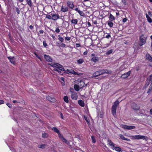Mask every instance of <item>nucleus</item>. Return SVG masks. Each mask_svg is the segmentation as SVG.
<instances>
[{
  "instance_id": "35",
  "label": "nucleus",
  "mask_w": 152,
  "mask_h": 152,
  "mask_svg": "<svg viewBox=\"0 0 152 152\" xmlns=\"http://www.w3.org/2000/svg\"><path fill=\"white\" fill-rule=\"evenodd\" d=\"M152 91V85L150 84V85L149 87V88L148 89V91H147V93H149L151 91Z\"/></svg>"
},
{
  "instance_id": "64",
  "label": "nucleus",
  "mask_w": 152,
  "mask_h": 152,
  "mask_svg": "<svg viewBox=\"0 0 152 152\" xmlns=\"http://www.w3.org/2000/svg\"><path fill=\"white\" fill-rule=\"evenodd\" d=\"M13 102L14 103H15L17 102V101L16 100H13Z\"/></svg>"
},
{
  "instance_id": "54",
  "label": "nucleus",
  "mask_w": 152,
  "mask_h": 152,
  "mask_svg": "<svg viewBox=\"0 0 152 152\" xmlns=\"http://www.w3.org/2000/svg\"><path fill=\"white\" fill-rule=\"evenodd\" d=\"M148 14L150 16H152L151 13L150 11H149L148 12Z\"/></svg>"
},
{
  "instance_id": "46",
  "label": "nucleus",
  "mask_w": 152,
  "mask_h": 152,
  "mask_svg": "<svg viewBox=\"0 0 152 152\" xmlns=\"http://www.w3.org/2000/svg\"><path fill=\"white\" fill-rule=\"evenodd\" d=\"M65 40H66L67 41H69L71 39V37H66L65 38Z\"/></svg>"
},
{
  "instance_id": "63",
  "label": "nucleus",
  "mask_w": 152,
  "mask_h": 152,
  "mask_svg": "<svg viewBox=\"0 0 152 152\" xmlns=\"http://www.w3.org/2000/svg\"><path fill=\"white\" fill-rule=\"evenodd\" d=\"M61 118L62 119H63V115L62 114V113L61 114Z\"/></svg>"
},
{
  "instance_id": "39",
  "label": "nucleus",
  "mask_w": 152,
  "mask_h": 152,
  "mask_svg": "<svg viewBox=\"0 0 152 152\" xmlns=\"http://www.w3.org/2000/svg\"><path fill=\"white\" fill-rule=\"evenodd\" d=\"M46 18H48L49 19H52V15H51V14L50 15H47L46 16Z\"/></svg>"
},
{
  "instance_id": "26",
  "label": "nucleus",
  "mask_w": 152,
  "mask_h": 152,
  "mask_svg": "<svg viewBox=\"0 0 152 152\" xmlns=\"http://www.w3.org/2000/svg\"><path fill=\"white\" fill-rule=\"evenodd\" d=\"M119 136L121 139L124 140H126L128 141H129L130 140L128 139H127L122 134H120L119 135Z\"/></svg>"
},
{
  "instance_id": "51",
  "label": "nucleus",
  "mask_w": 152,
  "mask_h": 152,
  "mask_svg": "<svg viewBox=\"0 0 152 152\" xmlns=\"http://www.w3.org/2000/svg\"><path fill=\"white\" fill-rule=\"evenodd\" d=\"M16 11L17 12L18 14H19L20 13V11L18 9V8H17L16 9Z\"/></svg>"
},
{
  "instance_id": "33",
  "label": "nucleus",
  "mask_w": 152,
  "mask_h": 152,
  "mask_svg": "<svg viewBox=\"0 0 152 152\" xmlns=\"http://www.w3.org/2000/svg\"><path fill=\"white\" fill-rule=\"evenodd\" d=\"M64 101L66 103H68L69 102L68 97L66 96H65L64 97Z\"/></svg>"
},
{
  "instance_id": "23",
  "label": "nucleus",
  "mask_w": 152,
  "mask_h": 152,
  "mask_svg": "<svg viewBox=\"0 0 152 152\" xmlns=\"http://www.w3.org/2000/svg\"><path fill=\"white\" fill-rule=\"evenodd\" d=\"M147 81L151 83V85H152V74L149 75L148 77Z\"/></svg>"
},
{
  "instance_id": "29",
  "label": "nucleus",
  "mask_w": 152,
  "mask_h": 152,
  "mask_svg": "<svg viewBox=\"0 0 152 152\" xmlns=\"http://www.w3.org/2000/svg\"><path fill=\"white\" fill-rule=\"evenodd\" d=\"M46 99L47 100L50 101V102H52L54 101V98H52V97L48 96H47L46 97Z\"/></svg>"
},
{
  "instance_id": "34",
  "label": "nucleus",
  "mask_w": 152,
  "mask_h": 152,
  "mask_svg": "<svg viewBox=\"0 0 152 152\" xmlns=\"http://www.w3.org/2000/svg\"><path fill=\"white\" fill-rule=\"evenodd\" d=\"M58 39L61 41V42H63L64 41V39L61 37L60 35H58Z\"/></svg>"
},
{
  "instance_id": "47",
  "label": "nucleus",
  "mask_w": 152,
  "mask_h": 152,
  "mask_svg": "<svg viewBox=\"0 0 152 152\" xmlns=\"http://www.w3.org/2000/svg\"><path fill=\"white\" fill-rule=\"evenodd\" d=\"M45 145H39L38 147L40 148H43L44 147Z\"/></svg>"
},
{
  "instance_id": "21",
  "label": "nucleus",
  "mask_w": 152,
  "mask_h": 152,
  "mask_svg": "<svg viewBox=\"0 0 152 152\" xmlns=\"http://www.w3.org/2000/svg\"><path fill=\"white\" fill-rule=\"evenodd\" d=\"M74 88L75 90L76 91H78L80 89H81L80 88L78 85L76 84L74 85Z\"/></svg>"
},
{
  "instance_id": "25",
  "label": "nucleus",
  "mask_w": 152,
  "mask_h": 152,
  "mask_svg": "<svg viewBox=\"0 0 152 152\" xmlns=\"http://www.w3.org/2000/svg\"><path fill=\"white\" fill-rule=\"evenodd\" d=\"M78 104L79 105L82 107L84 106V102L82 100H79L78 101Z\"/></svg>"
},
{
  "instance_id": "13",
  "label": "nucleus",
  "mask_w": 152,
  "mask_h": 152,
  "mask_svg": "<svg viewBox=\"0 0 152 152\" xmlns=\"http://www.w3.org/2000/svg\"><path fill=\"white\" fill-rule=\"evenodd\" d=\"M44 58L47 61L50 62H51L52 61V59L49 56L45 54L44 55Z\"/></svg>"
},
{
  "instance_id": "42",
  "label": "nucleus",
  "mask_w": 152,
  "mask_h": 152,
  "mask_svg": "<svg viewBox=\"0 0 152 152\" xmlns=\"http://www.w3.org/2000/svg\"><path fill=\"white\" fill-rule=\"evenodd\" d=\"M43 45L45 47H46L48 46V45L46 43V42L45 41H43Z\"/></svg>"
},
{
  "instance_id": "53",
  "label": "nucleus",
  "mask_w": 152,
  "mask_h": 152,
  "mask_svg": "<svg viewBox=\"0 0 152 152\" xmlns=\"http://www.w3.org/2000/svg\"><path fill=\"white\" fill-rule=\"evenodd\" d=\"M149 84V82H147L145 84V86L146 87L147 86H148Z\"/></svg>"
},
{
  "instance_id": "7",
  "label": "nucleus",
  "mask_w": 152,
  "mask_h": 152,
  "mask_svg": "<svg viewBox=\"0 0 152 152\" xmlns=\"http://www.w3.org/2000/svg\"><path fill=\"white\" fill-rule=\"evenodd\" d=\"M120 127L125 129L131 130L135 129V127L133 126H128L126 125L121 124L120 125Z\"/></svg>"
},
{
  "instance_id": "43",
  "label": "nucleus",
  "mask_w": 152,
  "mask_h": 152,
  "mask_svg": "<svg viewBox=\"0 0 152 152\" xmlns=\"http://www.w3.org/2000/svg\"><path fill=\"white\" fill-rule=\"evenodd\" d=\"M64 78L63 77H61L60 78V80H61V82L63 84H64Z\"/></svg>"
},
{
  "instance_id": "32",
  "label": "nucleus",
  "mask_w": 152,
  "mask_h": 152,
  "mask_svg": "<svg viewBox=\"0 0 152 152\" xmlns=\"http://www.w3.org/2000/svg\"><path fill=\"white\" fill-rule=\"evenodd\" d=\"M125 69L124 65H121L119 69V71L121 72Z\"/></svg>"
},
{
  "instance_id": "8",
  "label": "nucleus",
  "mask_w": 152,
  "mask_h": 152,
  "mask_svg": "<svg viewBox=\"0 0 152 152\" xmlns=\"http://www.w3.org/2000/svg\"><path fill=\"white\" fill-rule=\"evenodd\" d=\"M91 61L95 63L97 62L99 60V58L95 54L93 53L91 55Z\"/></svg>"
},
{
  "instance_id": "60",
  "label": "nucleus",
  "mask_w": 152,
  "mask_h": 152,
  "mask_svg": "<svg viewBox=\"0 0 152 152\" xmlns=\"http://www.w3.org/2000/svg\"><path fill=\"white\" fill-rule=\"evenodd\" d=\"M7 105H8V106L10 108L11 107V104H7Z\"/></svg>"
},
{
  "instance_id": "30",
  "label": "nucleus",
  "mask_w": 152,
  "mask_h": 152,
  "mask_svg": "<svg viewBox=\"0 0 152 152\" xmlns=\"http://www.w3.org/2000/svg\"><path fill=\"white\" fill-rule=\"evenodd\" d=\"M84 61V60L83 59H80L78 60H77V63L79 64H82Z\"/></svg>"
},
{
  "instance_id": "62",
  "label": "nucleus",
  "mask_w": 152,
  "mask_h": 152,
  "mask_svg": "<svg viewBox=\"0 0 152 152\" xmlns=\"http://www.w3.org/2000/svg\"><path fill=\"white\" fill-rule=\"evenodd\" d=\"M72 90H73V88H70V91L71 92H72H72H73L72 91Z\"/></svg>"
},
{
  "instance_id": "41",
  "label": "nucleus",
  "mask_w": 152,
  "mask_h": 152,
  "mask_svg": "<svg viewBox=\"0 0 152 152\" xmlns=\"http://www.w3.org/2000/svg\"><path fill=\"white\" fill-rule=\"evenodd\" d=\"M113 52V50H110L107 51L106 52V54L107 55H109L111 54Z\"/></svg>"
},
{
  "instance_id": "48",
  "label": "nucleus",
  "mask_w": 152,
  "mask_h": 152,
  "mask_svg": "<svg viewBox=\"0 0 152 152\" xmlns=\"http://www.w3.org/2000/svg\"><path fill=\"white\" fill-rule=\"evenodd\" d=\"M34 54L41 61H42L41 60V58L36 53H34Z\"/></svg>"
},
{
  "instance_id": "27",
  "label": "nucleus",
  "mask_w": 152,
  "mask_h": 152,
  "mask_svg": "<svg viewBox=\"0 0 152 152\" xmlns=\"http://www.w3.org/2000/svg\"><path fill=\"white\" fill-rule=\"evenodd\" d=\"M77 20L76 19H73L71 20V23L75 24H76L77 23Z\"/></svg>"
},
{
  "instance_id": "59",
  "label": "nucleus",
  "mask_w": 152,
  "mask_h": 152,
  "mask_svg": "<svg viewBox=\"0 0 152 152\" xmlns=\"http://www.w3.org/2000/svg\"><path fill=\"white\" fill-rule=\"evenodd\" d=\"M51 37L53 38V40H55L56 38H55V36L52 35L51 36Z\"/></svg>"
},
{
  "instance_id": "2",
  "label": "nucleus",
  "mask_w": 152,
  "mask_h": 152,
  "mask_svg": "<svg viewBox=\"0 0 152 152\" xmlns=\"http://www.w3.org/2000/svg\"><path fill=\"white\" fill-rule=\"evenodd\" d=\"M112 71L109 70H101L99 71H96L93 74V76L96 77L104 74H110Z\"/></svg>"
},
{
  "instance_id": "19",
  "label": "nucleus",
  "mask_w": 152,
  "mask_h": 152,
  "mask_svg": "<svg viewBox=\"0 0 152 152\" xmlns=\"http://www.w3.org/2000/svg\"><path fill=\"white\" fill-rule=\"evenodd\" d=\"M146 58L147 59L152 62V57L149 54H147L145 56Z\"/></svg>"
},
{
  "instance_id": "44",
  "label": "nucleus",
  "mask_w": 152,
  "mask_h": 152,
  "mask_svg": "<svg viewBox=\"0 0 152 152\" xmlns=\"http://www.w3.org/2000/svg\"><path fill=\"white\" fill-rule=\"evenodd\" d=\"M66 46V45L64 43H61L60 45V47L61 48H64Z\"/></svg>"
},
{
  "instance_id": "55",
  "label": "nucleus",
  "mask_w": 152,
  "mask_h": 152,
  "mask_svg": "<svg viewBox=\"0 0 152 152\" xmlns=\"http://www.w3.org/2000/svg\"><path fill=\"white\" fill-rule=\"evenodd\" d=\"M29 28L31 29H32L33 28V26L32 25H30L29 26Z\"/></svg>"
},
{
  "instance_id": "4",
  "label": "nucleus",
  "mask_w": 152,
  "mask_h": 152,
  "mask_svg": "<svg viewBox=\"0 0 152 152\" xmlns=\"http://www.w3.org/2000/svg\"><path fill=\"white\" fill-rule=\"evenodd\" d=\"M130 138L132 140L142 139L145 140H147L148 139V137L146 136L140 135H132L130 136Z\"/></svg>"
},
{
  "instance_id": "6",
  "label": "nucleus",
  "mask_w": 152,
  "mask_h": 152,
  "mask_svg": "<svg viewBox=\"0 0 152 152\" xmlns=\"http://www.w3.org/2000/svg\"><path fill=\"white\" fill-rule=\"evenodd\" d=\"M147 38L146 35H142L140 37V41L139 43V45L142 46L145 44L146 43V40Z\"/></svg>"
},
{
  "instance_id": "17",
  "label": "nucleus",
  "mask_w": 152,
  "mask_h": 152,
  "mask_svg": "<svg viewBox=\"0 0 152 152\" xmlns=\"http://www.w3.org/2000/svg\"><path fill=\"white\" fill-rule=\"evenodd\" d=\"M61 11L63 12H67L68 11V8L66 6H62L61 9Z\"/></svg>"
},
{
  "instance_id": "20",
  "label": "nucleus",
  "mask_w": 152,
  "mask_h": 152,
  "mask_svg": "<svg viewBox=\"0 0 152 152\" xmlns=\"http://www.w3.org/2000/svg\"><path fill=\"white\" fill-rule=\"evenodd\" d=\"M112 149L113 150H115L116 151H118V152H120L121 150V148L118 147H115V146L113 147V148H112Z\"/></svg>"
},
{
  "instance_id": "31",
  "label": "nucleus",
  "mask_w": 152,
  "mask_h": 152,
  "mask_svg": "<svg viewBox=\"0 0 152 152\" xmlns=\"http://www.w3.org/2000/svg\"><path fill=\"white\" fill-rule=\"evenodd\" d=\"M109 19L110 20L113 21L115 19V18L112 15L110 14V15Z\"/></svg>"
},
{
  "instance_id": "50",
  "label": "nucleus",
  "mask_w": 152,
  "mask_h": 152,
  "mask_svg": "<svg viewBox=\"0 0 152 152\" xmlns=\"http://www.w3.org/2000/svg\"><path fill=\"white\" fill-rule=\"evenodd\" d=\"M75 45L76 47L77 48L80 46V44L79 43H76Z\"/></svg>"
},
{
  "instance_id": "36",
  "label": "nucleus",
  "mask_w": 152,
  "mask_h": 152,
  "mask_svg": "<svg viewBox=\"0 0 152 152\" xmlns=\"http://www.w3.org/2000/svg\"><path fill=\"white\" fill-rule=\"evenodd\" d=\"M108 25L110 27H113V23L109 21L108 22Z\"/></svg>"
},
{
  "instance_id": "24",
  "label": "nucleus",
  "mask_w": 152,
  "mask_h": 152,
  "mask_svg": "<svg viewBox=\"0 0 152 152\" xmlns=\"http://www.w3.org/2000/svg\"><path fill=\"white\" fill-rule=\"evenodd\" d=\"M146 18H147V20L148 21L149 23H151L152 22V20L151 18L150 17V16L147 14H146Z\"/></svg>"
},
{
  "instance_id": "40",
  "label": "nucleus",
  "mask_w": 152,
  "mask_h": 152,
  "mask_svg": "<svg viewBox=\"0 0 152 152\" xmlns=\"http://www.w3.org/2000/svg\"><path fill=\"white\" fill-rule=\"evenodd\" d=\"M48 136V134L46 133H44L42 134V137L44 138L47 137Z\"/></svg>"
},
{
  "instance_id": "49",
  "label": "nucleus",
  "mask_w": 152,
  "mask_h": 152,
  "mask_svg": "<svg viewBox=\"0 0 152 152\" xmlns=\"http://www.w3.org/2000/svg\"><path fill=\"white\" fill-rule=\"evenodd\" d=\"M122 2L124 4L126 5V0H122Z\"/></svg>"
},
{
  "instance_id": "14",
  "label": "nucleus",
  "mask_w": 152,
  "mask_h": 152,
  "mask_svg": "<svg viewBox=\"0 0 152 152\" xmlns=\"http://www.w3.org/2000/svg\"><path fill=\"white\" fill-rule=\"evenodd\" d=\"M77 94L75 92H72L71 95V98L72 99L76 100L77 98Z\"/></svg>"
},
{
  "instance_id": "18",
  "label": "nucleus",
  "mask_w": 152,
  "mask_h": 152,
  "mask_svg": "<svg viewBox=\"0 0 152 152\" xmlns=\"http://www.w3.org/2000/svg\"><path fill=\"white\" fill-rule=\"evenodd\" d=\"M7 58L8 59L10 60V61L11 62V63L13 64H15V59L14 57L10 56L8 57Z\"/></svg>"
},
{
  "instance_id": "5",
  "label": "nucleus",
  "mask_w": 152,
  "mask_h": 152,
  "mask_svg": "<svg viewBox=\"0 0 152 152\" xmlns=\"http://www.w3.org/2000/svg\"><path fill=\"white\" fill-rule=\"evenodd\" d=\"M119 103V102L118 100L115 101L113 105L112 108V111L113 115L114 117H116V111L117 107L118 106Z\"/></svg>"
},
{
  "instance_id": "15",
  "label": "nucleus",
  "mask_w": 152,
  "mask_h": 152,
  "mask_svg": "<svg viewBox=\"0 0 152 152\" xmlns=\"http://www.w3.org/2000/svg\"><path fill=\"white\" fill-rule=\"evenodd\" d=\"M132 108L135 110H138L139 109V107L135 103H134L132 104Z\"/></svg>"
},
{
  "instance_id": "58",
  "label": "nucleus",
  "mask_w": 152,
  "mask_h": 152,
  "mask_svg": "<svg viewBox=\"0 0 152 152\" xmlns=\"http://www.w3.org/2000/svg\"><path fill=\"white\" fill-rule=\"evenodd\" d=\"M39 32L40 33L43 34L44 32V31L43 30H40Z\"/></svg>"
},
{
  "instance_id": "52",
  "label": "nucleus",
  "mask_w": 152,
  "mask_h": 152,
  "mask_svg": "<svg viewBox=\"0 0 152 152\" xmlns=\"http://www.w3.org/2000/svg\"><path fill=\"white\" fill-rule=\"evenodd\" d=\"M127 19L126 18H124L123 19V21L124 22H125L126 21H127Z\"/></svg>"
},
{
  "instance_id": "61",
  "label": "nucleus",
  "mask_w": 152,
  "mask_h": 152,
  "mask_svg": "<svg viewBox=\"0 0 152 152\" xmlns=\"http://www.w3.org/2000/svg\"><path fill=\"white\" fill-rule=\"evenodd\" d=\"M150 113L151 115H152V109L150 110Z\"/></svg>"
},
{
  "instance_id": "56",
  "label": "nucleus",
  "mask_w": 152,
  "mask_h": 152,
  "mask_svg": "<svg viewBox=\"0 0 152 152\" xmlns=\"http://www.w3.org/2000/svg\"><path fill=\"white\" fill-rule=\"evenodd\" d=\"M88 51L86 50V51H85V52H84V53H83V54L84 55H86L87 53H88Z\"/></svg>"
},
{
  "instance_id": "37",
  "label": "nucleus",
  "mask_w": 152,
  "mask_h": 152,
  "mask_svg": "<svg viewBox=\"0 0 152 152\" xmlns=\"http://www.w3.org/2000/svg\"><path fill=\"white\" fill-rule=\"evenodd\" d=\"M91 138L93 142L94 143H95L96 142V141L95 137L94 136H92L91 137Z\"/></svg>"
},
{
  "instance_id": "28",
  "label": "nucleus",
  "mask_w": 152,
  "mask_h": 152,
  "mask_svg": "<svg viewBox=\"0 0 152 152\" xmlns=\"http://www.w3.org/2000/svg\"><path fill=\"white\" fill-rule=\"evenodd\" d=\"M27 4L30 7H31L32 6V2L31 0H26Z\"/></svg>"
},
{
  "instance_id": "3",
  "label": "nucleus",
  "mask_w": 152,
  "mask_h": 152,
  "mask_svg": "<svg viewBox=\"0 0 152 152\" xmlns=\"http://www.w3.org/2000/svg\"><path fill=\"white\" fill-rule=\"evenodd\" d=\"M52 130L55 132L57 133L58 134V136L61 139V140L64 142H65L67 144H69V142L65 139L63 136L60 133V132L58 129L56 127H53Z\"/></svg>"
},
{
  "instance_id": "12",
  "label": "nucleus",
  "mask_w": 152,
  "mask_h": 152,
  "mask_svg": "<svg viewBox=\"0 0 152 152\" xmlns=\"http://www.w3.org/2000/svg\"><path fill=\"white\" fill-rule=\"evenodd\" d=\"M130 71H129L128 72L123 74L121 76V78L122 79H125L128 77L130 74Z\"/></svg>"
},
{
  "instance_id": "38",
  "label": "nucleus",
  "mask_w": 152,
  "mask_h": 152,
  "mask_svg": "<svg viewBox=\"0 0 152 152\" xmlns=\"http://www.w3.org/2000/svg\"><path fill=\"white\" fill-rule=\"evenodd\" d=\"M104 37L107 38L109 39L111 37L110 35L109 34H107L106 35H104Z\"/></svg>"
},
{
  "instance_id": "1",
  "label": "nucleus",
  "mask_w": 152,
  "mask_h": 152,
  "mask_svg": "<svg viewBox=\"0 0 152 152\" xmlns=\"http://www.w3.org/2000/svg\"><path fill=\"white\" fill-rule=\"evenodd\" d=\"M50 65L53 68V70L58 72V73L61 75H62V71L64 72L67 73H71L74 75H78L77 73L75 72L72 69H67L66 71L63 67L62 66L58 63H51L50 64Z\"/></svg>"
},
{
  "instance_id": "11",
  "label": "nucleus",
  "mask_w": 152,
  "mask_h": 152,
  "mask_svg": "<svg viewBox=\"0 0 152 152\" xmlns=\"http://www.w3.org/2000/svg\"><path fill=\"white\" fill-rule=\"evenodd\" d=\"M66 5L69 8L72 9L74 7V3L71 1H68L66 2Z\"/></svg>"
},
{
  "instance_id": "22",
  "label": "nucleus",
  "mask_w": 152,
  "mask_h": 152,
  "mask_svg": "<svg viewBox=\"0 0 152 152\" xmlns=\"http://www.w3.org/2000/svg\"><path fill=\"white\" fill-rule=\"evenodd\" d=\"M107 142L108 144L111 146V148L112 149V148H113V147L114 146V143L110 140H108Z\"/></svg>"
},
{
  "instance_id": "45",
  "label": "nucleus",
  "mask_w": 152,
  "mask_h": 152,
  "mask_svg": "<svg viewBox=\"0 0 152 152\" xmlns=\"http://www.w3.org/2000/svg\"><path fill=\"white\" fill-rule=\"evenodd\" d=\"M60 29H59V28L58 27L56 28V29L55 30V32L57 33H58L60 32Z\"/></svg>"
},
{
  "instance_id": "16",
  "label": "nucleus",
  "mask_w": 152,
  "mask_h": 152,
  "mask_svg": "<svg viewBox=\"0 0 152 152\" xmlns=\"http://www.w3.org/2000/svg\"><path fill=\"white\" fill-rule=\"evenodd\" d=\"M74 10L77 12L81 16H84L85 14L82 11H80L77 8H76L74 9Z\"/></svg>"
},
{
  "instance_id": "10",
  "label": "nucleus",
  "mask_w": 152,
  "mask_h": 152,
  "mask_svg": "<svg viewBox=\"0 0 152 152\" xmlns=\"http://www.w3.org/2000/svg\"><path fill=\"white\" fill-rule=\"evenodd\" d=\"M51 15H52V20L54 21L60 18V16L57 14L51 13Z\"/></svg>"
},
{
  "instance_id": "57",
  "label": "nucleus",
  "mask_w": 152,
  "mask_h": 152,
  "mask_svg": "<svg viewBox=\"0 0 152 152\" xmlns=\"http://www.w3.org/2000/svg\"><path fill=\"white\" fill-rule=\"evenodd\" d=\"M85 118L87 122H89V121L87 117H85Z\"/></svg>"
},
{
  "instance_id": "9",
  "label": "nucleus",
  "mask_w": 152,
  "mask_h": 152,
  "mask_svg": "<svg viewBox=\"0 0 152 152\" xmlns=\"http://www.w3.org/2000/svg\"><path fill=\"white\" fill-rule=\"evenodd\" d=\"M75 83L77 84L81 88H82L85 85L84 82L80 80H75Z\"/></svg>"
}]
</instances>
